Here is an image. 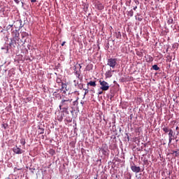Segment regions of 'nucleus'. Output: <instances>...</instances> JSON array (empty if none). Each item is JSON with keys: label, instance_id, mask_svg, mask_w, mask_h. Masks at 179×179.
I'll return each mask as SVG.
<instances>
[{"label": "nucleus", "instance_id": "23", "mask_svg": "<svg viewBox=\"0 0 179 179\" xmlns=\"http://www.w3.org/2000/svg\"><path fill=\"white\" fill-rule=\"evenodd\" d=\"M173 22H174V20H173V18L169 19V20H168L169 24H171L173 23Z\"/></svg>", "mask_w": 179, "mask_h": 179}, {"label": "nucleus", "instance_id": "24", "mask_svg": "<svg viewBox=\"0 0 179 179\" xmlns=\"http://www.w3.org/2000/svg\"><path fill=\"white\" fill-rule=\"evenodd\" d=\"M129 16H134V10H131L129 12Z\"/></svg>", "mask_w": 179, "mask_h": 179}, {"label": "nucleus", "instance_id": "15", "mask_svg": "<svg viewBox=\"0 0 179 179\" xmlns=\"http://www.w3.org/2000/svg\"><path fill=\"white\" fill-rule=\"evenodd\" d=\"M61 86H62L61 90H64V89H66V90L68 91V90L66 89L67 85L66 83H62Z\"/></svg>", "mask_w": 179, "mask_h": 179}, {"label": "nucleus", "instance_id": "36", "mask_svg": "<svg viewBox=\"0 0 179 179\" xmlns=\"http://www.w3.org/2000/svg\"><path fill=\"white\" fill-rule=\"evenodd\" d=\"M133 9H134V10H136V9H138V6H136L135 7H134Z\"/></svg>", "mask_w": 179, "mask_h": 179}, {"label": "nucleus", "instance_id": "16", "mask_svg": "<svg viewBox=\"0 0 179 179\" xmlns=\"http://www.w3.org/2000/svg\"><path fill=\"white\" fill-rule=\"evenodd\" d=\"M38 132L39 135L44 134V129L39 127Z\"/></svg>", "mask_w": 179, "mask_h": 179}, {"label": "nucleus", "instance_id": "1", "mask_svg": "<svg viewBox=\"0 0 179 179\" xmlns=\"http://www.w3.org/2000/svg\"><path fill=\"white\" fill-rule=\"evenodd\" d=\"M71 103L72 99H62L59 107L60 110H68L71 107Z\"/></svg>", "mask_w": 179, "mask_h": 179}, {"label": "nucleus", "instance_id": "28", "mask_svg": "<svg viewBox=\"0 0 179 179\" xmlns=\"http://www.w3.org/2000/svg\"><path fill=\"white\" fill-rule=\"evenodd\" d=\"M85 92V96H86V94H87V93H89V91L87 90V89H84Z\"/></svg>", "mask_w": 179, "mask_h": 179}, {"label": "nucleus", "instance_id": "12", "mask_svg": "<svg viewBox=\"0 0 179 179\" xmlns=\"http://www.w3.org/2000/svg\"><path fill=\"white\" fill-rule=\"evenodd\" d=\"M105 76L106 78H111V76H113V73L111 72V70L106 71L105 73Z\"/></svg>", "mask_w": 179, "mask_h": 179}, {"label": "nucleus", "instance_id": "37", "mask_svg": "<svg viewBox=\"0 0 179 179\" xmlns=\"http://www.w3.org/2000/svg\"><path fill=\"white\" fill-rule=\"evenodd\" d=\"M136 5H139V1H136Z\"/></svg>", "mask_w": 179, "mask_h": 179}, {"label": "nucleus", "instance_id": "27", "mask_svg": "<svg viewBox=\"0 0 179 179\" xmlns=\"http://www.w3.org/2000/svg\"><path fill=\"white\" fill-rule=\"evenodd\" d=\"M117 38H121V32L117 34Z\"/></svg>", "mask_w": 179, "mask_h": 179}, {"label": "nucleus", "instance_id": "33", "mask_svg": "<svg viewBox=\"0 0 179 179\" xmlns=\"http://www.w3.org/2000/svg\"><path fill=\"white\" fill-rule=\"evenodd\" d=\"M14 1L15 2V3L19 4V0H14Z\"/></svg>", "mask_w": 179, "mask_h": 179}, {"label": "nucleus", "instance_id": "25", "mask_svg": "<svg viewBox=\"0 0 179 179\" xmlns=\"http://www.w3.org/2000/svg\"><path fill=\"white\" fill-rule=\"evenodd\" d=\"M57 118H58V121H62V120L64 119L63 117H62V115H60V116H57Z\"/></svg>", "mask_w": 179, "mask_h": 179}, {"label": "nucleus", "instance_id": "26", "mask_svg": "<svg viewBox=\"0 0 179 179\" xmlns=\"http://www.w3.org/2000/svg\"><path fill=\"white\" fill-rule=\"evenodd\" d=\"M13 25L9 24L7 27H6V30H9L10 29H12Z\"/></svg>", "mask_w": 179, "mask_h": 179}, {"label": "nucleus", "instance_id": "46", "mask_svg": "<svg viewBox=\"0 0 179 179\" xmlns=\"http://www.w3.org/2000/svg\"><path fill=\"white\" fill-rule=\"evenodd\" d=\"M10 45H12V43H10Z\"/></svg>", "mask_w": 179, "mask_h": 179}, {"label": "nucleus", "instance_id": "45", "mask_svg": "<svg viewBox=\"0 0 179 179\" xmlns=\"http://www.w3.org/2000/svg\"><path fill=\"white\" fill-rule=\"evenodd\" d=\"M20 29H22V26L20 27Z\"/></svg>", "mask_w": 179, "mask_h": 179}, {"label": "nucleus", "instance_id": "22", "mask_svg": "<svg viewBox=\"0 0 179 179\" xmlns=\"http://www.w3.org/2000/svg\"><path fill=\"white\" fill-rule=\"evenodd\" d=\"M174 153H175V156H176V157H179V152L173 151L172 155H174Z\"/></svg>", "mask_w": 179, "mask_h": 179}, {"label": "nucleus", "instance_id": "3", "mask_svg": "<svg viewBox=\"0 0 179 179\" xmlns=\"http://www.w3.org/2000/svg\"><path fill=\"white\" fill-rule=\"evenodd\" d=\"M107 65H108V66L114 69V68H115V66L118 65V59L115 58L108 59Z\"/></svg>", "mask_w": 179, "mask_h": 179}, {"label": "nucleus", "instance_id": "13", "mask_svg": "<svg viewBox=\"0 0 179 179\" xmlns=\"http://www.w3.org/2000/svg\"><path fill=\"white\" fill-rule=\"evenodd\" d=\"M53 96L56 98V99H62V96H61V94L57 93V92H55L53 93Z\"/></svg>", "mask_w": 179, "mask_h": 179}, {"label": "nucleus", "instance_id": "6", "mask_svg": "<svg viewBox=\"0 0 179 179\" xmlns=\"http://www.w3.org/2000/svg\"><path fill=\"white\" fill-rule=\"evenodd\" d=\"M13 152L14 153H15L16 155H22V153H23V150L19 148V147L17 146H15L14 148H13Z\"/></svg>", "mask_w": 179, "mask_h": 179}, {"label": "nucleus", "instance_id": "47", "mask_svg": "<svg viewBox=\"0 0 179 179\" xmlns=\"http://www.w3.org/2000/svg\"><path fill=\"white\" fill-rule=\"evenodd\" d=\"M75 86H76V84H75Z\"/></svg>", "mask_w": 179, "mask_h": 179}, {"label": "nucleus", "instance_id": "29", "mask_svg": "<svg viewBox=\"0 0 179 179\" xmlns=\"http://www.w3.org/2000/svg\"><path fill=\"white\" fill-rule=\"evenodd\" d=\"M62 100H72V99H69V98H66V96H64Z\"/></svg>", "mask_w": 179, "mask_h": 179}, {"label": "nucleus", "instance_id": "8", "mask_svg": "<svg viewBox=\"0 0 179 179\" xmlns=\"http://www.w3.org/2000/svg\"><path fill=\"white\" fill-rule=\"evenodd\" d=\"M131 169L134 171V173H140L141 167L136 166H131Z\"/></svg>", "mask_w": 179, "mask_h": 179}, {"label": "nucleus", "instance_id": "14", "mask_svg": "<svg viewBox=\"0 0 179 179\" xmlns=\"http://www.w3.org/2000/svg\"><path fill=\"white\" fill-rule=\"evenodd\" d=\"M21 36H22V38H24V37H29V34L26 31H23L21 34Z\"/></svg>", "mask_w": 179, "mask_h": 179}, {"label": "nucleus", "instance_id": "31", "mask_svg": "<svg viewBox=\"0 0 179 179\" xmlns=\"http://www.w3.org/2000/svg\"><path fill=\"white\" fill-rule=\"evenodd\" d=\"M176 129L177 131V135H178V134H179V127H176Z\"/></svg>", "mask_w": 179, "mask_h": 179}, {"label": "nucleus", "instance_id": "41", "mask_svg": "<svg viewBox=\"0 0 179 179\" xmlns=\"http://www.w3.org/2000/svg\"><path fill=\"white\" fill-rule=\"evenodd\" d=\"M3 127H4L5 129H6V127H5V124H3Z\"/></svg>", "mask_w": 179, "mask_h": 179}, {"label": "nucleus", "instance_id": "43", "mask_svg": "<svg viewBox=\"0 0 179 179\" xmlns=\"http://www.w3.org/2000/svg\"><path fill=\"white\" fill-rule=\"evenodd\" d=\"M127 139H128V141H129V136H127Z\"/></svg>", "mask_w": 179, "mask_h": 179}, {"label": "nucleus", "instance_id": "21", "mask_svg": "<svg viewBox=\"0 0 179 179\" xmlns=\"http://www.w3.org/2000/svg\"><path fill=\"white\" fill-rule=\"evenodd\" d=\"M56 82H57V83H58L59 85H62V83H62V80H61V78H57V79L56 80Z\"/></svg>", "mask_w": 179, "mask_h": 179}, {"label": "nucleus", "instance_id": "18", "mask_svg": "<svg viewBox=\"0 0 179 179\" xmlns=\"http://www.w3.org/2000/svg\"><path fill=\"white\" fill-rule=\"evenodd\" d=\"M20 143H21V145H22V146H24L26 145V139L21 138L20 139Z\"/></svg>", "mask_w": 179, "mask_h": 179}, {"label": "nucleus", "instance_id": "39", "mask_svg": "<svg viewBox=\"0 0 179 179\" xmlns=\"http://www.w3.org/2000/svg\"><path fill=\"white\" fill-rule=\"evenodd\" d=\"M150 61H153V57L150 58Z\"/></svg>", "mask_w": 179, "mask_h": 179}, {"label": "nucleus", "instance_id": "10", "mask_svg": "<svg viewBox=\"0 0 179 179\" xmlns=\"http://www.w3.org/2000/svg\"><path fill=\"white\" fill-rule=\"evenodd\" d=\"M169 126L164 125L162 126V131H164V134H169V131L171 130Z\"/></svg>", "mask_w": 179, "mask_h": 179}, {"label": "nucleus", "instance_id": "38", "mask_svg": "<svg viewBox=\"0 0 179 179\" xmlns=\"http://www.w3.org/2000/svg\"><path fill=\"white\" fill-rule=\"evenodd\" d=\"M101 179H107V177L103 176V177H102Z\"/></svg>", "mask_w": 179, "mask_h": 179}, {"label": "nucleus", "instance_id": "4", "mask_svg": "<svg viewBox=\"0 0 179 179\" xmlns=\"http://www.w3.org/2000/svg\"><path fill=\"white\" fill-rule=\"evenodd\" d=\"M94 6L96 9H98V10H103L104 9V5L100 3V1H96L94 3Z\"/></svg>", "mask_w": 179, "mask_h": 179}, {"label": "nucleus", "instance_id": "42", "mask_svg": "<svg viewBox=\"0 0 179 179\" xmlns=\"http://www.w3.org/2000/svg\"><path fill=\"white\" fill-rule=\"evenodd\" d=\"M79 66H80V69L82 68V66H80V64H79Z\"/></svg>", "mask_w": 179, "mask_h": 179}, {"label": "nucleus", "instance_id": "2", "mask_svg": "<svg viewBox=\"0 0 179 179\" xmlns=\"http://www.w3.org/2000/svg\"><path fill=\"white\" fill-rule=\"evenodd\" d=\"M99 85H100V89L103 92H107L110 89V84L107 83L106 81H104L103 80H99Z\"/></svg>", "mask_w": 179, "mask_h": 179}, {"label": "nucleus", "instance_id": "30", "mask_svg": "<svg viewBox=\"0 0 179 179\" xmlns=\"http://www.w3.org/2000/svg\"><path fill=\"white\" fill-rule=\"evenodd\" d=\"M64 112L66 113V114H69V112L68 111V109H63Z\"/></svg>", "mask_w": 179, "mask_h": 179}, {"label": "nucleus", "instance_id": "9", "mask_svg": "<svg viewBox=\"0 0 179 179\" xmlns=\"http://www.w3.org/2000/svg\"><path fill=\"white\" fill-rule=\"evenodd\" d=\"M12 35L13 37H14V38H19V37L20 36V34L19 33V31L17 30H15L12 32Z\"/></svg>", "mask_w": 179, "mask_h": 179}, {"label": "nucleus", "instance_id": "44", "mask_svg": "<svg viewBox=\"0 0 179 179\" xmlns=\"http://www.w3.org/2000/svg\"><path fill=\"white\" fill-rule=\"evenodd\" d=\"M73 82H74V83H76V80H74Z\"/></svg>", "mask_w": 179, "mask_h": 179}, {"label": "nucleus", "instance_id": "32", "mask_svg": "<svg viewBox=\"0 0 179 179\" xmlns=\"http://www.w3.org/2000/svg\"><path fill=\"white\" fill-rule=\"evenodd\" d=\"M31 2L32 3H34V2H37V0H31Z\"/></svg>", "mask_w": 179, "mask_h": 179}, {"label": "nucleus", "instance_id": "11", "mask_svg": "<svg viewBox=\"0 0 179 179\" xmlns=\"http://www.w3.org/2000/svg\"><path fill=\"white\" fill-rule=\"evenodd\" d=\"M87 86H91L92 87H96L97 85L96 84V81H90L87 84Z\"/></svg>", "mask_w": 179, "mask_h": 179}, {"label": "nucleus", "instance_id": "34", "mask_svg": "<svg viewBox=\"0 0 179 179\" xmlns=\"http://www.w3.org/2000/svg\"><path fill=\"white\" fill-rule=\"evenodd\" d=\"M65 43H66V42H65V41L62 42V47H64V45H65Z\"/></svg>", "mask_w": 179, "mask_h": 179}, {"label": "nucleus", "instance_id": "19", "mask_svg": "<svg viewBox=\"0 0 179 179\" xmlns=\"http://www.w3.org/2000/svg\"><path fill=\"white\" fill-rule=\"evenodd\" d=\"M77 85H78V89H80V90H82L83 89V83H77Z\"/></svg>", "mask_w": 179, "mask_h": 179}, {"label": "nucleus", "instance_id": "40", "mask_svg": "<svg viewBox=\"0 0 179 179\" xmlns=\"http://www.w3.org/2000/svg\"><path fill=\"white\" fill-rule=\"evenodd\" d=\"M98 176H99V175H96V177H94V179H97Z\"/></svg>", "mask_w": 179, "mask_h": 179}, {"label": "nucleus", "instance_id": "5", "mask_svg": "<svg viewBox=\"0 0 179 179\" xmlns=\"http://www.w3.org/2000/svg\"><path fill=\"white\" fill-rule=\"evenodd\" d=\"M169 145H170L171 143V141L174 139V131H173V129H170V131H169Z\"/></svg>", "mask_w": 179, "mask_h": 179}, {"label": "nucleus", "instance_id": "35", "mask_svg": "<svg viewBox=\"0 0 179 179\" xmlns=\"http://www.w3.org/2000/svg\"><path fill=\"white\" fill-rule=\"evenodd\" d=\"M98 94H99V96H100V94H103V90L101 91V92H99L98 93Z\"/></svg>", "mask_w": 179, "mask_h": 179}, {"label": "nucleus", "instance_id": "17", "mask_svg": "<svg viewBox=\"0 0 179 179\" xmlns=\"http://www.w3.org/2000/svg\"><path fill=\"white\" fill-rule=\"evenodd\" d=\"M152 69H154V71H159V69H160V67H159V66H157V64H155L152 66Z\"/></svg>", "mask_w": 179, "mask_h": 179}, {"label": "nucleus", "instance_id": "7", "mask_svg": "<svg viewBox=\"0 0 179 179\" xmlns=\"http://www.w3.org/2000/svg\"><path fill=\"white\" fill-rule=\"evenodd\" d=\"M75 74H76V78H78V79H79L80 82H83V76H82L80 71H76L75 72Z\"/></svg>", "mask_w": 179, "mask_h": 179}, {"label": "nucleus", "instance_id": "20", "mask_svg": "<svg viewBox=\"0 0 179 179\" xmlns=\"http://www.w3.org/2000/svg\"><path fill=\"white\" fill-rule=\"evenodd\" d=\"M49 154L51 155L52 156H54L55 155V151L53 149L49 150Z\"/></svg>", "mask_w": 179, "mask_h": 179}]
</instances>
